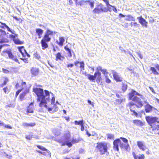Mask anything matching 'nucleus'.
Here are the masks:
<instances>
[{
    "instance_id": "obj_19",
    "label": "nucleus",
    "mask_w": 159,
    "mask_h": 159,
    "mask_svg": "<svg viewBox=\"0 0 159 159\" xmlns=\"http://www.w3.org/2000/svg\"><path fill=\"white\" fill-rule=\"evenodd\" d=\"M43 151H41L40 150H37V152H38L42 154L45 156L48 155H49L50 153V152L47 149H46V150H44Z\"/></svg>"
},
{
    "instance_id": "obj_49",
    "label": "nucleus",
    "mask_w": 159,
    "mask_h": 159,
    "mask_svg": "<svg viewBox=\"0 0 159 159\" xmlns=\"http://www.w3.org/2000/svg\"><path fill=\"white\" fill-rule=\"evenodd\" d=\"M152 71V72L155 75H158V72L157 71V70H151Z\"/></svg>"
},
{
    "instance_id": "obj_60",
    "label": "nucleus",
    "mask_w": 159,
    "mask_h": 159,
    "mask_svg": "<svg viewBox=\"0 0 159 159\" xmlns=\"http://www.w3.org/2000/svg\"><path fill=\"white\" fill-rule=\"evenodd\" d=\"M85 130L86 131V134H87L89 137H90L91 135V134H90L88 132V130H87V129H86Z\"/></svg>"
},
{
    "instance_id": "obj_6",
    "label": "nucleus",
    "mask_w": 159,
    "mask_h": 159,
    "mask_svg": "<svg viewBox=\"0 0 159 159\" xmlns=\"http://www.w3.org/2000/svg\"><path fill=\"white\" fill-rule=\"evenodd\" d=\"M137 19L138 20L139 22L142 25L143 27H147L148 26V23L146 20L143 18L141 16L138 17Z\"/></svg>"
},
{
    "instance_id": "obj_4",
    "label": "nucleus",
    "mask_w": 159,
    "mask_h": 159,
    "mask_svg": "<svg viewBox=\"0 0 159 159\" xmlns=\"http://www.w3.org/2000/svg\"><path fill=\"white\" fill-rule=\"evenodd\" d=\"M97 148L102 155L107 152V144L105 142H100L97 143Z\"/></svg>"
},
{
    "instance_id": "obj_21",
    "label": "nucleus",
    "mask_w": 159,
    "mask_h": 159,
    "mask_svg": "<svg viewBox=\"0 0 159 159\" xmlns=\"http://www.w3.org/2000/svg\"><path fill=\"white\" fill-rule=\"evenodd\" d=\"M125 17L126 18L125 19V20L133 21L135 20V18L131 15H128L126 16Z\"/></svg>"
},
{
    "instance_id": "obj_62",
    "label": "nucleus",
    "mask_w": 159,
    "mask_h": 159,
    "mask_svg": "<svg viewBox=\"0 0 159 159\" xmlns=\"http://www.w3.org/2000/svg\"><path fill=\"white\" fill-rule=\"evenodd\" d=\"M12 60H14L16 62L19 63L18 60L15 57H14V58Z\"/></svg>"
},
{
    "instance_id": "obj_32",
    "label": "nucleus",
    "mask_w": 159,
    "mask_h": 159,
    "mask_svg": "<svg viewBox=\"0 0 159 159\" xmlns=\"http://www.w3.org/2000/svg\"><path fill=\"white\" fill-rule=\"evenodd\" d=\"M6 34V32L5 31L2 30H0V38H2Z\"/></svg>"
},
{
    "instance_id": "obj_42",
    "label": "nucleus",
    "mask_w": 159,
    "mask_h": 159,
    "mask_svg": "<svg viewBox=\"0 0 159 159\" xmlns=\"http://www.w3.org/2000/svg\"><path fill=\"white\" fill-rule=\"evenodd\" d=\"M120 138L122 140L124 143H128V140L126 139H125L124 138H122V137H120Z\"/></svg>"
},
{
    "instance_id": "obj_58",
    "label": "nucleus",
    "mask_w": 159,
    "mask_h": 159,
    "mask_svg": "<svg viewBox=\"0 0 159 159\" xmlns=\"http://www.w3.org/2000/svg\"><path fill=\"white\" fill-rule=\"evenodd\" d=\"M88 102L89 103V104H90L91 105H92L93 107H94V105L93 104V103H92V102H91V101H90V100H88Z\"/></svg>"
},
{
    "instance_id": "obj_3",
    "label": "nucleus",
    "mask_w": 159,
    "mask_h": 159,
    "mask_svg": "<svg viewBox=\"0 0 159 159\" xmlns=\"http://www.w3.org/2000/svg\"><path fill=\"white\" fill-rule=\"evenodd\" d=\"M146 119L152 128L153 130H159V119L157 118L148 116L146 117Z\"/></svg>"
},
{
    "instance_id": "obj_25",
    "label": "nucleus",
    "mask_w": 159,
    "mask_h": 159,
    "mask_svg": "<svg viewBox=\"0 0 159 159\" xmlns=\"http://www.w3.org/2000/svg\"><path fill=\"white\" fill-rule=\"evenodd\" d=\"M6 52L8 54V57L9 58L11 59L12 60H13V59L15 57L12 54L11 52V51H6Z\"/></svg>"
},
{
    "instance_id": "obj_5",
    "label": "nucleus",
    "mask_w": 159,
    "mask_h": 159,
    "mask_svg": "<svg viewBox=\"0 0 159 159\" xmlns=\"http://www.w3.org/2000/svg\"><path fill=\"white\" fill-rule=\"evenodd\" d=\"M120 144V147H123V143H121L120 140L119 139H117L114 141L113 142L114 149L117 151L119 150V144Z\"/></svg>"
},
{
    "instance_id": "obj_55",
    "label": "nucleus",
    "mask_w": 159,
    "mask_h": 159,
    "mask_svg": "<svg viewBox=\"0 0 159 159\" xmlns=\"http://www.w3.org/2000/svg\"><path fill=\"white\" fill-rule=\"evenodd\" d=\"M4 124V125H3V126H4L6 128H8V129H11V127L9 125H6L5 124Z\"/></svg>"
},
{
    "instance_id": "obj_13",
    "label": "nucleus",
    "mask_w": 159,
    "mask_h": 159,
    "mask_svg": "<svg viewBox=\"0 0 159 159\" xmlns=\"http://www.w3.org/2000/svg\"><path fill=\"white\" fill-rule=\"evenodd\" d=\"M34 109V106L33 103H31L27 107V113L29 114L30 113H33V112Z\"/></svg>"
},
{
    "instance_id": "obj_12",
    "label": "nucleus",
    "mask_w": 159,
    "mask_h": 159,
    "mask_svg": "<svg viewBox=\"0 0 159 159\" xmlns=\"http://www.w3.org/2000/svg\"><path fill=\"white\" fill-rule=\"evenodd\" d=\"M26 87V84L25 82H24L21 83V84L20 85V88L21 89H19L16 92V96H17L24 89V88Z\"/></svg>"
},
{
    "instance_id": "obj_59",
    "label": "nucleus",
    "mask_w": 159,
    "mask_h": 159,
    "mask_svg": "<svg viewBox=\"0 0 159 159\" xmlns=\"http://www.w3.org/2000/svg\"><path fill=\"white\" fill-rule=\"evenodd\" d=\"M73 64H68V65H67V67H73Z\"/></svg>"
},
{
    "instance_id": "obj_10",
    "label": "nucleus",
    "mask_w": 159,
    "mask_h": 159,
    "mask_svg": "<svg viewBox=\"0 0 159 159\" xmlns=\"http://www.w3.org/2000/svg\"><path fill=\"white\" fill-rule=\"evenodd\" d=\"M95 80L96 79V82L99 83L102 80L101 73L98 71L95 72L94 74Z\"/></svg>"
},
{
    "instance_id": "obj_41",
    "label": "nucleus",
    "mask_w": 159,
    "mask_h": 159,
    "mask_svg": "<svg viewBox=\"0 0 159 159\" xmlns=\"http://www.w3.org/2000/svg\"><path fill=\"white\" fill-rule=\"evenodd\" d=\"M3 90L5 93L6 94L8 93L9 92V90L8 89L7 87L4 88L3 89Z\"/></svg>"
},
{
    "instance_id": "obj_28",
    "label": "nucleus",
    "mask_w": 159,
    "mask_h": 159,
    "mask_svg": "<svg viewBox=\"0 0 159 159\" xmlns=\"http://www.w3.org/2000/svg\"><path fill=\"white\" fill-rule=\"evenodd\" d=\"M53 34V32L52 31L49 30V29H48L45 32V34L48 35L50 36H51V35H52Z\"/></svg>"
},
{
    "instance_id": "obj_11",
    "label": "nucleus",
    "mask_w": 159,
    "mask_h": 159,
    "mask_svg": "<svg viewBox=\"0 0 159 159\" xmlns=\"http://www.w3.org/2000/svg\"><path fill=\"white\" fill-rule=\"evenodd\" d=\"M74 64L76 66L79 67L81 70L84 69V63L83 62H80L79 61H76L75 62Z\"/></svg>"
},
{
    "instance_id": "obj_56",
    "label": "nucleus",
    "mask_w": 159,
    "mask_h": 159,
    "mask_svg": "<svg viewBox=\"0 0 159 159\" xmlns=\"http://www.w3.org/2000/svg\"><path fill=\"white\" fill-rule=\"evenodd\" d=\"M84 130V123L81 125V130L83 131Z\"/></svg>"
},
{
    "instance_id": "obj_38",
    "label": "nucleus",
    "mask_w": 159,
    "mask_h": 159,
    "mask_svg": "<svg viewBox=\"0 0 159 159\" xmlns=\"http://www.w3.org/2000/svg\"><path fill=\"white\" fill-rule=\"evenodd\" d=\"M89 3V4L91 6V8H93L94 7V2L93 1H87Z\"/></svg>"
},
{
    "instance_id": "obj_36",
    "label": "nucleus",
    "mask_w": 159,
    "mask_h": 159,
    "mask_svg": "<svg viewBox=\"0 0 159 159\" xmlns=\"http://www.w3.org/2000/svg\"><path fill=\"white\" fill-rule=\"evenodd\" d=\"M107 138L111 139H114V135L111 134H107Z\"/></svg>"
},
{
    "instance_id": "obj_35",
    "label": "nucleus",
    "mask_w": 159,
    "mask_h": 159,
    "mask_svg": "<svg viewBox=\"0 0 159 159\" xmlns=\"http://www.w3.org/2000/svg\"><path fill=\"white\" fill-rule=\"evenodd\" d=\"M123 147H121L122 148H124L126 150H128V148L129 147V144L127 143H126L125 144H124L123 143Z\"/></svg>"
},
{
    "instance_id": "obj_16",
    "label": "nucleus",
    "mask_w": 159,
    "mask_h": 159,
    "mask_svg": "<svg viewBox=\"0 0 159 159\" xmlns=\"http://www.w3.org/2000/svg\"><path fill=\"white\" fill-rule=\"evenodd\" d=\"M23 90L24 91L23 93L21 94L20 95V98L21 100H22L26 93L29 92V89L25 87Z\"/></svg>"
},
{
    "instance_id": "obj_1",
    "label": "nucleus",
    "mask_w": 159,
    "mask_h": 159,
    "mask_svg": "<svg viewBox=\"0 0 159 159\" xmlns=\"http://www.w3.org/2000/svg\"><path fill=\"white\" fill-rule=\"evenodd\" d=\"M33 91L37 95V102L40 107L48 109V111L51 113L58 110V108L56 107V104H54L53 108L48 107L47 104L50 101L49 92L48 91L45 90L44 93L42 89L36 88L33 89Z\"/></svg>"
},
{
    "instance_id": "obj_61",
    "label": "nucleus",
    "mask_w": 159,
    "mask_h": 159,
    "mask_svg": "<svg viewBox=\"0 0 159 159\" xmlns=\"http://www.w3.org/2000/svg\"><path fill=\"white\" fill-rule=\"evenodd\" d=\"M134 159H138V157H139V156L137 155H136L135 154H134Z\"/></svg>"
},
{
    "instance_id": "obj_45",
    "label": "nucleus",
    "mask_w": 159,
    "mask_h": 159,
    "mask_svg": "<svg viewBox=\"0 0 159 159\" xmlns=\"http://www.w3.org/2000/svg\"><path fill=\"white\" fill-rule=\"evenodd\" d=\"M23 48H24V47H20L18 48L19 52L21 53L22 55H23V53L22 52V49H23V50L25 51V50Z\"/></svg>"
},
{
    "instance_id": "obj_18",
    "label": "nucleus",
    "mask_w": 159,
    "mask_h": 159,
    "mask_svg": "<svg viewBox=\"0 0 159 159\" xmlns=\"http://www.w3.org/2000/svg\"><path fill=\"white\" fill-rule=\"evenodd\" d=\"M48 42H47L41 40V43L43 49H44L48 47V46L47 43Z\"/></svg>"
},
{
    "instance_id": "obj_50",
    "label": "nucleus",
    "mask_w": 159,
    "mask_h": 159,
    "mask_svg": "<svg viewBox=\"0 0 159 159\" xmlns=\"http://www.w3.org/2000/svg\"><path fill=\"white\" fill-rule=\"evenodd\" d=\"M136 53H137V54L138 55V56L140 58L142 59L143 56L140 52H137Z\"/></svg>"
},
{
    "instance_id": "obj_53",
    "label": "nucleus",
    "mask_w": 159,
    "mask_h": 159,
    "mask_svg": "<svg viewBox=\"0 0 159 159\" xmlns=\"http://www.w3.org/2000/svg\"><path fill=\"white\" fill-rule=\"evenodd\" d=\"M107 11H108V10L106 8H105V7L103 8V6H102V12L104 11L105 12H106Z\"/></svg>"
},
{
    "instance_id": "obj_9",
    "label": "nucleus",
    "mask_w": 159,
    "mask_h": 159,
    "mask_svg": "<svg viewBox=\"0 0 159 159\" xmlns=\"http://www.w3.org/2000/svg\"><path fill=\"white\" fill-rule=\"evenodd\" d=\"M103 6L102 4H99L97 7L93 10V12L94 13H100L101 12H102V6Z\"/></svg>"
},
{
    "instance_id": "obj_29",
    "label": "nucleus",
    "mask_w": 159,
    "mask_h": 159,
    "mask_svg": "<svg viewBox=\"0 0 159 159\" xmlns=\"http://www.w3.org/2000/svg\"><path fill=\"white\" fill-rule=\"evenodd\" d=\"M106 4V5L107 6V8L109 11H111L110 10V8L109 7V6H111V5L109 3L108 0H102Z\"/></svg>"
},
{
    "instance_id": "obj_54",
    "label": "nucleus",
    "mask_w": 159,
    "mask_h": 159,
    "mask_svg": "<svg viewBox=\"0 0 159 159\" xmlns=\"http://www.w3.org/2000/svg\"><path fill=\"white\" fill-rule=\"evenodd\" d=\"M32 138V136L30 135H27L26 137V139H29V140L31 139Z\"/></svg>"
},
{
    "instance_id": "obj_24",
    "label": "nucleus",
    "mask_w": 159,
    "mask_h": 159,
    "mask_svg": "<svg viewBox=\"0 0 159 159\" xmlns=\"http://www.w3.org/2000/svg\"><path fill=\"white\" fill-rule=\"evenodd\" d=\"M59 42L58 43L59 45L62 46L63 45L64 42L65 41V39L63 37H60L59 39Z\"/></svg>"
},
{
    "instance_id": "obj_34",
    "label": "nucleus",
    "mask_w": 159,
    "mask_h": 159,
    "mask_svg": "<svg viewBox=\"0 0 159 159\" xmlns=\"http://www.w3.org/2000/svg\"><path fill=\"white\" fill-rule=\"evenodd\" d=\"M31 71L33 75H36L39 73V70H31Z\"/></svg>"
},
{
    "instance_id": "obj_37",
    "label": "nucleus",
    "mask_w": 159,
    "mask_h": 159,
    "mask_svg": "<svg viewBox=\"0 0 159 159\" xmlns=\"http://www.w3.org/2000/svg\"><path fill=\"white\" fill-rule=\"evenodd\" d=\"M15 43L17 44H21L22 42L18 39H15L14 40Z\"/></svg>"
},
{
    "instance_id": "obj_63",
    "label": "nucleus",
    "mask_w": 159,
    "mask_h": 159,
    "mask_svg": "<svg viewBox=\"0 0 159 159\" xmlns=\"http://www.w3.org/2000/svg\"><path fill=\"white\" fill-rule=\"evenodd\" d=\"M72 142L73 143H77L78 142V141H77V140H76V139H73L72 141Z\"/></svg>"
},
{
    "instance_id": "obj_15",
    "label": "nucleus",
    "mask_w": 159,
    "mask_h": 159,
    "mask_svg": "<svg viewBox=\"0 0 159 159\" xmlns=\"http://www.w3.org/2000/svg\"><path fill=\"white\" fill-rule=\"evenodd\" d=\"M145 108L146 112H149L153 110V107L148 103L145 105Z\"/></svg>"
},
{
    "instance_id": "obj_39",
    "label": "nucleus",
    "mask_w": 159,
    "mask_h": 159,
    "mask_svg": "<svg viewBox=\"0 0 159 159\" xmlns=\"http://www.w3.org/2000/svg\"><path fill=\"white\" fill-rule=\"evenodd\" d=\"M51 94H52V96H53L52 97V99L51 100V104H53V103H54L55 101V98L53 97V94L52 93H51Z\"/></svg>"
},
{
    "instance_id": "obj_20",
    "label": "nucleus",
    "mask_w": 159,
    "mask_h": 159,
    "mask_svg": "<svg viewBox=\"0 0 159 159\" xmlns=\"http://www.w3.org/2000/svg\"><path fill=\"white\" fill-rule=\"evenodd\" d=\"M86 76H87L89 80L93 82H94L95 80V75H91L88 74H86Z\"/></svg>"
},
{
    "instance_id": "obj_33",
    "label": "nucleus",
    "mask_w": 159,
    "mask_h": 159,
    "mask_svg": "<svg viewBox=\"0 0 159 159\" xmlns=\"http://www.w3.org/2000/svg\"><path fill=\"white\" fill-rule=\"evenodd\" d=\"M3 79V83L2 84H0V87H2L3 86L5 85L8 81V80L7 78H4Z\"/></svg>"
},
{
    "instance_id": "obj_48",
    "label": "nucleus",
    "mask_w": 159,
    "mask_h": 159,
    "mask_svg": "<svg viewBox=\"0 0 159 159\" xmlns=\"http://www.w3.org/2000/svg\"><path fill=\"white\" fill-rule=\"evenodd\" d=\"M144 156L143 154L140 155L139 157H138V159H144Z\"/></svg>"
},
{
    "instance_id": "obj_40",
    "label": "nucleus",
    "mask_w": 159,
    "mask_h": 159,
    "mask_svg": "<svg viewBox=\"0 0 159 159\" xmlns=\"http://www.w3.org/2000/svg\"><path fill=\"white\" fill-rule=\"evenodd\" d=\"M1 24L2 25H5V27L7 29V30L8 31L10 32V31H11V30H10V28L5 23H1Z\"/></svg>"
},
{
    "instance_id": "obj_23",
    "label": "nucleus",
    "mask_w": 159,
    "mask_h": 159,
    "mask_svg": "<svg viewBox=\"0 0 159 159\" xmlns=\"http://www.w3.org/2000/svg\"><path fill=\"white\" fill-rule=\"evenodd\" d=\"M36 32L39 36V38H40L43 33V31L40 29H37L36 30Z\"/></svg>"
},
{
    "instance_id": "obj_14",
    "label": "nucleus",
    "mask_w": 159,
    "mask_h": 159,
    "mask_svg": "<svg viewBox=\"0 0 159 159\" xmlns=\"http://www.w3.org/2000/svg\"><path fill=\"white\" fill-rule=\"evenodd\" d=\"M133 122L136 125L138 126H141L143 125V122L140 120H133Z\"/></svg>"
},
{
    "instance_id": "obj_43",
    "label": "nucleus",
    "mask_w": 159,
    "mask_h": 159,
    "mask_svg": "<svg viewBox=\"0 0 159 159\" xmlns=\"http://www.w3.org/2000/svg\"><path fill=\"white\" fill-rule=\"evenodd\" d=\"M37 147L40 149L41 150H42V151H43L44 150H46V149H46L45 148H44V147H42V146H39V145H38L37 146Z\"/></svg>"
},
{
    "instance_id": "obj_44",
    "label": "nucleus",
    "mask_w": 159,
    "mask_h": 159,
    "mask_svg": "<svg viewBox=\"0 0 159 159\" xmlns=\"http://www.w3.org/2000/svg\"><path fill=\"white\" fill-rule=\"evenodd\" d=\"M110 7H111L113 8V11H114L115 12H117V9H116V7H115L111 5V6H109V7L110 8ZM110 10H111V8H110Z\"/></svg>"
},
{
    "instance_id": "obj_7",
    "label": "nucleus",
    "mask_w": 159,
    "mask_h": 159,
    "mask_svg": "<svg viewBox=\"0 0 159 159\" xmlns=\"http://www.w3.org/2000/svg\"><path fill=\"white\" fill-rule=\"evenodd\" d=\"M137 143L138 146L140 150L144 151L147 149V147L143 142L138 141Z\"/></svg>"
},
{
    "instance_id": "obj_26",
    "label": "nucleus",
    "mask_w": 159,
    "mask_h": 159,
    "mask_svg": "<svg viewBox=\"0 0 159 159\" xmlns=\"http://www.w3.org/2000/svg\"><path fill=\"white\" fill-rule=\"evenodd\" d=\"M65 145L68 146L69 147H70L72 146V144L70 142H68L66 141L62 143V145Z\"/></svg>"
},
{
    "instance_id": "obj_22",
    "label": "nucleus",
    "mask_w": 159,
    "mask_h": 159,
    "mask_svg": "<svg viewBox=\"0 0 159 159\" xmlns=\"http://www.w3.org/2000/svg\"><path fill=\"white\" fill-rule=\"evenodd\" d=\"M51 37L45 34L44 37L42 39L46 42H49L51 39Z\"/></svg>"
},
{
    "instance_id": "obj_8",
    "label": "nucleus",
    "mask_w": 159,
    "mask_h": 159,
    "mask_svg": "<svg viewBox=\"0 0 159 159\" xmlns=\"http://www.w3.org/2000/svg\"><path fill=\"white\" fill-rule=\"evenodd\" d=\"M114 80L117 82H121L122 81V78L119 74L114 71L112 73Z\"/></svg>"
},
{
    "instance_id": "obj_30",
    "label": "nucleus",
    "mask_w": 159,
    "mask_h": 159,
    "mask_svg": "<svg viewBox=\"0 0 159 159\" xmlns=\"http://www.w3.org/2000/svg\"><path fill=\"white\" fill-rule=\"evenodd\" d=\"M130 26L131 27H138L139 26V25L138 24L137 22H131L130 24Z\"/></svg>"
},
{
    "instance_id": "obj_27",
    "label": "nucleus",
    "mask_w": 159,
    "mask_h": 159,
    "mask_svg": "<svg viewBox=\"0 0 159 159\" xmlns=\"http://www.w3.org/2000/svg\"><path fill=\"white\" fill-rule=\"evenodd\" d=\"M62 58H64V57L61 56L60 53H58L56 55V60L59 59L60 60H62Z\"/></svg>"
},
{
    "instance_id": "obj_2",
    "label": "nucleus",
    "mask_w": 159,
    "mask_h": 159,
    "mask_svg": "<svg viewBox=\"0 0 159 159\" xmlns=\"http://www.w3.org/2000/svg\"><path fill=\"white\" fill-rule=\"evenodd\" d=\"M129 100H132L135 103V104L133 102H129L128 106L129 107L131 111H132L133 107L135 105L137 107H141L143 104L141 101V99H143L144 97L136 91L132 90L129 94Z\"/></svg>"
},
{
    "instance_id": "obj_64",
    "label": "nucleus",
    "mask_w": 159,
    "mask_h": 159,
    "mask_svg": "<svg viewBox=\"0 0 159 159\" xmlns=\"http://www.w3.org/2000/svg\"><path fill=\"white\" fill-rule=\"evenodd\" d=\"M155 67L157 70H159V65L158 64H156L155 65Z\"/></svg>"
},
{
    "instance_id": "obj_17",
    "label": "nucleus",
    "mask_w": 159,
    "mask_h": 159,
    "mask_svg": "<svg viewBox=\"0 0 159 159\" xmlns=\"http://www.w3.org/2000/svg\"><path fill=\"white\" fill-rule=\"evenodd\" d=\"M35 125V123H27L26 122H24L22 124V125L24 127H33Z\"/></svg>"
},
{
    "instance_id": "obj_47",
    "label": "nucleus",
    "mask_w": 159,
    "mask_h": 159,
    "mask_svg": "<svg viewBox=\"0 0 159 159\" xmlns=\"http://www.w3.org/2000/svg\"><path fill=\"white\" fill-rule=\"evenodd\" d=\"M68 56L70 57H71L72 56V54L71 53V50L68 51Z\"/></svg>"
},
{
    "instance_id": "obj_52",
    "label": "nucleus",
    "mask_w": 159,
    "mask_h": 159,
    "mask_svg": "<svg viewBox=\"0 0 159 159\" xmlns=\"http://www.w3.org/2000/svg\"><path fill=\"white\" fill-rule=\"evenodd\" d=\"M106 81L107 83H110L111 82V80L107 78H106Z\"/></svg>"
},
{
    "instance_id": "obj_31",
    "label": "nucleus",
    "mask_w": 159,
    "mask_h": 159,
    "mask_svg": "<svg viewBox=\"0 0 159 159\" xmlns=\"http://www.w3.org/2000/svg\"><path fill=\"white\" fill-rule=\"evenodd\" d=\"M74 123L75 125H80V126L83 124V120H82L80 121H78L77 120H75L74 121Z\"/></svg>"
},
{
    "instance_id": "obj_46",
    "label": "nucleus",
    "mask_w": 159,
    "mask_h": 159,
    "mask_svg": "<svg viewBox=\"0 0 159 159\" xmlns=\"http://www.w3.org/2000/svg\"><path fill=\"white\" fill-rule=\"evenodd\" d=\"M127 88L126 85L124 84L123 85L122 87V89L123 91H125L126 89Z\"/></svg>"
},
{
    "instance_id": "obj_51",
    "label": "nucleus",
    "mask_w": 159,
    "mask_h": 159,
    "mask_svg": "<svg viewBox=\"0 0 159 159\" xmlns=\"http://www.w3.org/2000/svg\"><path fill=\"white\" fill-rule=\"evenodd\" d=\"M131 111L133 112V115H134L136 116H138V113L135 111L132 110V111Z\"/></svg>"
},
{
    "instance_id": "obj_57",
    "label": "nucleus",
    "mask_w": 159,
    "mask_h": 159,
    "mask_svg": "<svg viewBox=\"0 0 159 159\" xmlns=\"http://www.w3.org/2000/svg\"><path fill=\"white\" fill-rule=\"evenodd\" d=\"M65 49L67 51H68L70 50V49L68 48V46L67 45H66L65 47H64Z\"/></svg>"
}]
</instances>
